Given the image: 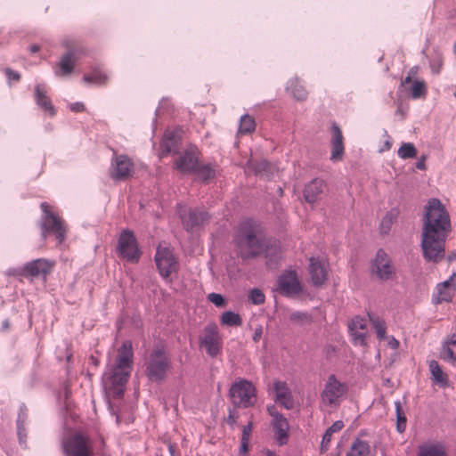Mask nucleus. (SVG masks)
Listing matches in <instances>:
<instances>
[{
  "label": "nucleus",
  "instance_id": "f257e3e1",
  "mask_svg": "<svg viewBox=\"0 0 456 456\" xmlns=\"http://www.w3.org/2000/svg\"><path fill=\"white\" fill-rule=\"evenodd\" d=\"M451 232L450 216L436 198L428 200L425 206L421 234L423 257L428 262L438 263L444 256L445 240Z\"/></svg>",
  "mask_w": 456,
  "mask_h": 456
},
{
  "label": "nucleus",
  "instance_id": "f03ea898",
  "mask_svg": "<svg viewBox=\"0 0 456 456\" xmlns=\"http://www.w3.org/2000/svg\"><path fill=\"white\" fill-rule=\"evenodd\" d=\"M235 240L242 260L263 256L267 259L266 265L272 267L281 257L279 246L265 236L261 224L254 219L240 224Z\"/></svg>",
  "mask_w": 456,
  "mask_h": 456
},
{
  "label": "nucleus",
  "instance_id": "7ed1b4c3",
  "mask_svg": "<svg viewBox=\"0 0 456 456\" xmlns=\"http://www.w3.org/2000/svg\"><path fill=\"white\" fill-rule=\"evenodd\" d=\"M40 208L43 215L38 225L41 230L42 241L45 242L50 234H53L57 244H61L66 239L67 232L64 221L50 209L47 202H42Z\"/></svg>",
  "mask_w": 456,
  "mask_h": 456
},
{
  "label": "nucleus",
  "instance_id": "20e7f679",
  "mask_svg": "<svg viewBox=\"0 0 456 456\" xmlns=\"http://www.w3.org/2000/svg\"><path fill=\"white\" fill-rule=\"evenodd\" d=\"M54 263L45 258H37L26 263L22 267H16L9 269V275L17 278H27L33 280L35 278L42 277L46 279L53 269Z\"/></svg>",
  "mask_w": 456,
  "mask_h": 456
},
{
  "label": "nucleus",
  "instance_id": "39448f33",
  "mask_svg": "<svg viewBox=\"0 0 456 456\" xmlns=\"http://www.w3.org/2000/svg\"><path fill=\"white\" fill-rule=\"evenodd\" d=\"M229 396L235 408H248L256 403V387L252 382L240 379L231 386Z\"/></svg>",
  "mask_w": 456,
  "mask_h": 456
},
{
  "label": "nucleus",
  "instance_id": "423d86ee",
  "mask_svg": "<svg viewBox=\"0 0 456 456\" xmlns=\"http://www.w3.org/2000/svg\"><path fill=\"white\" fill-rule=\"evenodd\" d=\"M118 256L129 263H138L142 251L139 248L136 237L133 231L129 229L123 230L119 234L116 248Z\"/></svg>",
  "mask_w": 456,
  "mask_h": 456
},
{
  "label": "nucleus",
  "instance_id": "0eeeda50",
  "mask_svg": "<svg viewBox=\"0 0 456 456\" xmlns=\"http://www.w3.org/2000/svg\"><path fill=\"white\" fill-rule=\"evenodd\" d=\"M154 260L160 276L167 282H171L172 273H177L179 263L169 248H157Z\"/></svg>",
  "mask_w": 456,
  "mask_h": 456
},
{
  "label": "nucleus",
  "instance_id": "6e6552de",
  "mask_svg": "<svg viewBox=\"0 0 456 456\" xmlns=\"http://www.w3.org/2000/svg\"><path fill=\"white\" fill-rule=\"evenodd\" d=\"M277 291L286 297L299 296L303 290V285L295 270H286L277 278Z\"/></svg>",
  "mask_w": 456,
  "mask_h": 456
},
{
  "label": "nucleus",
  "instance_id": "1a4fd4ad",
  "mask_svg": "<svg viewBox=\"0 0 456 456\" xmlns=\"http://www.w3.org/2000/svg\"><path fill=\"white\" fill-rule=\"evenodd\" d=\"M372 275H376L381 281L392 280L395 276V267L391 258L383 248L378 249L374 259L370 263Z\"/></svg>",
  "mask_w": 456,
  "mask_h": 456
},
{
  "label": "nucleus",
  "instance_id": "9d476101",
  "mask_svg": "<svg viewBox=\"0 0 456 456\" xmlns=\"http://www.w3.org/2000/svg\"><path fill=\"white\" fill-rule=\"evenodd\" d=\"M183 228L187 232H194L202 228L210 219L207 211L198 208H183L179 211Z\"/></svg>",
  "mask_w": 456,
  "mask_h": 456
},
{
  "label": "nucleus",
  "instance_id": "9b49d317",
  "mask_svg": "<svg viewBox=\"0 0 456 456\" xmlns=\"http://www.w3.org/2000/svg\"><path fill=\"white\" fill-rule=\"evenodd\" d=\"M65 456H92L89 439L81 433H76L62 444Z\"/></svg>",
  "mask_w": 456,
  "mask_h": 456
},
{
  "label": "nucleus",
  "instance_id": "f8f14e48",
  "mask_svg": "<svg viewBox=\"0 0 456 456\" xmlns=\"http://www.w3.org/2000/svg\"><path fill=\"white\" fill-rule=\"evenodd\" d=\"M199 341L200 347H204L210 357H216L221 351L220 337L215 323L205 326Z\"/></svg>",
  "mask_w": 456,
  "mask_h": 456
},
{
  "label": "nucleus",
  "instance_id": "ddd939ff",
  "mask_svg": "<svg viewBox=\"0 0 456 456\" xmlns=\"http://www.w3.org/2000/svg\"><path fill=\"white\" fill-rule=\"evenodd\" d=\"M110 177L115 181H125L133 175V163L126 155H115L112 159Z\"/></svg>",
  "mask_w": 456,
  "mask_h": 456
},
{
  "label": "nucleus",
  "instance_id": "4468645a",
  "mask_svg": "<svg viewBox=\"0 0 456 456\" xmlns=\"http://www.w3.org/2000/svg\"><path fill=\"white\" fill-rule=\"evenodd\" d=\"M347 390L346 384L338 381L334 374L329 376L325 387L321 394L323 401L328 402L330 405L336 404L338 398Z\"/></svg>",
  "mask_w": 456,
  "mask_h": 456
},
{
  "label": "nucleus",
  "instance_id": "2eb2a0df",
  "mask_svg": "<svg viewBox=\"0 0 456 456\" xmlns=\"http://www.w3.org/2000/svg\"><path fill=\"white\" fill-rule=\"evenodd\" d=\"M170 368V360H154L153 358H148L145 375L149 380L160 383L166 379L167 372Z\"/></svg>",
  "mask_w": 456,
  "mask_h": 456
},
{
  "label": "nucleus",
  "instance_id": "dca6fc26",
  "mask_svg": "<svg viewBox=\"0 0 456 456\" xmlns=\"http://www.w3.org/2000/svg\"><path fill=\"white\" fill-rule=\"evenodd\" d=\"M437 295H434L432 302L435 305H439L443 302H452L456 291V273L446 281L437 284Z\"/></svg>",
  "mask_w": 456,
  "mask_h": 456
},
{
  "label": "nucleus",
  "instance_id": "f3484780",
  "mask_svg": "<svg viewBox=\"0 0 456 456\" xmlns=\"http://www.w3.org/2000/svg\"><path fill=\"white\" fill-rule=\"evenodd\" d=\"M133 358L134 353L132 342L126 340L118 350V355L116 357V363L114 367L132 370Z\"/></svg>",
  "mask_w": 456,
  "mask_h": 456
},
{
  "label": "nucleus",
  "instance_id": "a211bd4d",
  "mask_svg": "<svg viewBox=\"0 0 456 456\" xmlns=\"http://www.w3.org/2000/svg\"><path fill=\"white\" fill-rule=\"evenodd\" d=\"M181 136L175 131H166L160 142L161 156L178 153Z\"/></svg>",
  "mask_w": 456,
  "mask_h": 456
},
{
  "label": "nucleus",
  "instance_id": "6ab92c4d",
  "mask_svg": "<svg viewBox=\"0 0 456 456\" xmlns=\"http://www.w3.org/2000/svg\"><path fill=\"white\" fill-rule=\"evenodd\" d=\"M308 271L311 277V281L314 286H321L327 280V271L324 264L322 263L318 258H310Z\"/></svg>",
  "mask_w": 456,
  "mask_h": 456
},
{
  "label": "nucleus",
  "instance_id": "aec40b11",
  "mask_svg": "<svg viewBox=\"0 0 456 456\" xmlns=\"http://www.w3.org/2000/svg\"><path fill=\"white\" fill-rule=\"evenodd\" d=\"M199 164L193 150H187L175 161L176 168L184 174H192Z\"/></svg>",
  "mask_w": 456,
  "mask_h": 456
},
{
  "label": "nucleus",
  "instance_id": "412c9836",
  "mask_svg": "<svg viewBox=\"0 0 456 456\" xmlns=\"http://www.w3.org/2000/svg\"><path fill=\"white\" fill-rule=\"evenodd\" d=\"M324 187L325 183L322 179L314 178L309 182L305 186L303 191L305 201L309 204H314L316 202L320 199V196L322 194Z\"/></svg>",
  "mask_w": 456,
  "mask_h": 456
},
{
  "label": "nucleus",
  "instance_id": "4be33fe9",
  "mask_svg": "<svg viewBox=\"0 0 456 456\" xmlns=\"http://www.w3.org/2000/svg\"><path fill=\"white\" fill-rule=\"evenodd\" d=\"M331 156L330 159H340L344 154L343 134L340 127L334 123L331 126Z\"/></svg>",
  "mask_w": 456,
  "mask_h": 456
},
{
  "label": "nucleus",
  "instance_id": "5701e85b",
  "mask_svg": "<svg viewBox=\"0 0 456 456\" xmlns=\"http://www.w3.org/2000/svg\"><path fill=\"white\" fill-rule=\"evenodd\" d=\"M274 438L277 444L281 446L288 443L289 437V425L288 419L284 417L281 419H272Z\"/></svg>",
  "mask_w": 456,
  "mask_h": 456
},
{
  "label": "nucleus",
  "instance_id": "b1692460",
  "mask_svg": "<svg viewBox=\"0 0 456 456\" xmlns=\"http://www.w3.org/2000/svg\"><path fill=\"white\" fill-rule=\"evenodd\" d=\"M35 101L36 103L45 112H48L50 116L56 114V110L52 104L50 98L46 95V91L42 85H37L35 86Z\"/></svg>",
  "mask_w": 456,
  "mask_h": 456
},
{
  "label": "nucleus",
  "instance_id": "393cba45",
  "mask_svg": "<svg viewBox=\"0 0 456 456\" xmlns=\"http://www.w3.org/2000/svg\"><path fill=\"white\" fill-rule=\"evenodd\" d=\"M76 53L73 49L68 50L61 58L58 66L59 70L56 71L57 76H68L72 73Z\"/></svg>",
  "mask_w": 456,
  "mask_h": 456
},
{
  "label": "nucleus",
  "instance_id": "a878e982",
  "mask_svg": "<svg viewBox=\"0 0 456 456\" xmlns=\"http://www.w3.org/2000/svg\"><path fill=\"white\" fill-rule=\"evenodd\" d=\"M440 358L444 361H456V331L443 343Z\"/></svg>",
  "mask_w": 456,
  "mask_h": 456
},
{
  "label": "nucleus",
  "instance_id": "bb28decb",
  "mask_svg": "<svg viewBox=\"0 0 456 456\" xmlns=\"http://www.w3.org/2000/svg\"><path fill=\"white\" fill-rule=\"evenodd\" d=\"M286 89L297 101L304 102L307 98L308 93L297 77L290 79Z\"/></svg>",
  "mask_w": 456,
  "mask_h": 456
},
{
  "label": "nucleus",
  "instance_id": "cd10ccee",
  "mask_svg": "<svg viewBox=\"0 0 456 456\" xmlns=\"http://www.w3.org/2000/svg\"><path fill=\"white\" fill-rule=\"evenodd\" d=\"M370 447L368 442L356 438L346 456H368Z\"/></svg>",
  "mask_w": 456,
  "mask_h": 456
},
{
  "label": "nucleus",
  "instance_id": "c85d7f7f",
  "mask_svg": "<svg viewBox=\"0 0 456 456\" xmlns=\"http://www.w3.org/2000/svg\"><path fill=\"white\" fill-rule=\"evenodd\" d=\"M192 174L196 175L202 182L208 183L210 180L215 178L216 170L210 164H198Z\"/></svg>",
  "mask_w": 456,
  "mask_h": 456
},
{
  "label": "nucleus",
  "instance_id": "c756f323",
  "mask_svg": "<svg viewBox=\"0 0 456 456\" xmlns=\"http://www.w3.org/2000/svg\"><path fill=\"white\" fill-rule=\"evenodd\" d=\"M131 370L126 369L113 368L112 373L110 377L111 386H126L128 381Z\"/></svg>",
  "mask_w": 456,
  "mask_h": 456
},
{
  "label": "nucleus",
  "instance_id": "7c9ffc66",
  "mask_svg": "<svg viewBox=\"0 0 456 456\" xmlns=\"http://www.w3.org/2000/svg\"><path fill=\"white\" fill-rule=\"evenodd\" d=\"M220 322L223 326L240 327L242 325V319L239 314L226 311L221 314Z\"/></svg>",
  "mask_w": 456,
  "mask_h": 456
},
{
  "label": "nucleus",
  "instance_id": "2f4dec72",
  "mask_svg": "<svg viewBox=\"0 0 456 456\" xmlns=\"http://www.w3.org/2000/svg\"><path fill=\"white\" fill-rule=\"evenodd\" d=\"M429 370L432 374L433 379L439 385L447 386V376L443 372L442 368L436 360L429 362Z\"/></svg>",
  "mask_w": 456,
  "mask_h": 456
},
{
  "label": "nucleus",
  "instance_id": "473e14b6",
  "mask_svg": "<svg viewBox=\"0 0 456 456\" xmlns=\"http://www.w3.org/2000/svg\"><path fill=\"white\" fill-rule=\"evenodd\" d=\"M108 79V76L99 69H94L90 74H86L83 77L84 82L94 83L100 86L106 85Z\"/></svg>",
  "mask_w": 456,
  "mask_h": 456
},
{
  "label": "nucleus",
  "instance_id": "72a5a7b5",
  "mask_svg": "<svg viewBox=\"0 0 456 456\" xmlns=\"http://www.w3.org/2000/svg\"><path fill=\"white\" fill-rule=\"evenodd\" d=\"M289 320L291 322L299 326L311 324L314 321L311 314L300 311H295L291 313L289 315Z\"/></svg>",
  "mask_w": 456,
  "mask_h": 456
},
{
  "label": "nucleus",
  "instance_id": "f704fd0d",
  "mask_svg": "<svg viewBox=\"0 0 456 456\" xmlns=\"http://www.w3.org/2000/svg\"><path fill=\"white\" fill-rule=\"evenodd\" d=\"M369 319L372 327L375 329L377 337L379 340L386 338L387 327L385 322L379 316L369 314Z\"/></svg>",
  "mask_w": 456,
  "mask_h": 456
},
{
  "label": "nucleus",
  "instance_id": "c9c22d12",
  "mask_svg": "<svg viewBox=\"0 0 456 456\" xmlns=\"http://www.w3.org/2000/svg\"><path fill=\"white\" fill-rule=\"evenodd\" d=\"M396 415V430L398 433H403L406 429L407 418L402 407L401 402L395 403Z\"/></svg>",
  "mask_w": 456,
  "mask_h": 456
},
{
  "label": "nucleus",
  "instance_id": "e433bc0d",
  "mask_svg": "<svg viewBox=\"0 0 456 456\" xmlns=\"http://www.w3.org/2000/svg\"><path fill=\"white\" fill-rule=\"evenodd\" d=\"M397 154L403 159H414L417 157L418 151L412 142H403Z\"/></svg>",
  "mask_w": 456,
  "mask_h": 456
},
{
  "label": "nucleus",
  "instance_id": "4c0bfd02",
  "mask_svg": "<svg viewBox=\"0 0 456 456\" xmlns=\"http://www.w3.org/2000/svg\"><path fill=\"white\" fill-rule=\"evenodd\" d=\"M419 456H446V453L443 446L424 445L419 447Z\"/></svg>",
  "mask_w": 456,
  "mask_h": 456
},
{
  "label": "nucleus",
  "instance_id": "58836bf2",
  "mask_svg": "<svg viewBox=\"0 0 456 456\" xmlns=\"http://www.w3.org/2000/svg\"><path fill=\"white\" fill-rule=\"evenodd\" d=\"M256 123L249 115H244L240 118L239 132L242 134H250L255 131Z\"/></svg>",
  "mask_w": 456,
  "mask_h": 456
},
{
  "label": "nucleus",
  "instance_id": "ea45409f",
  "mask_svg": "<svg viewBox=\"0 0 456 456\" xmlns=\"http://www.w3.org/2000/svg\"><path fill=\"white\" fill-rule=\"evenodd\" d=\"M410 94H411V98H413V99H419V98L425 97V95L427 94L426 83L423 80L414 81V83L412 84V86L410 89Z\"/></svg>",
  "mask_w": 456,
  "mask_h": 456
},
{
  "label": "nucleus",
  "instance_id": "a19ab883",
  "mask_svg": "<svg viewBox=\"0 0 456 456\" xmlns=\"http://www.w3.org/2000/svg\"><path fill=\"white\" fill-rule=\"evenodd\" d=\"M250 167L256 175L269 174L272 168L271 164L265 159L252 161Z\"/></svg>",
  "mask_w": 456,
  "mask_h": 456
},
{
  "label": "nucleus",
  "instance_id": "79ce46f5",
  "mask_svg": "<svg viewBox=\"0 0 456 456\" xmlns=\"http://www.w3.org/2000/svg\"><path fill=\"white\" fill-rule=\"evenodd\" d=\"M273 389L275 391V400L281 401V399H287L290 395V392L285 382L276 381L273 384Z\"/></svg>",
  "mask_w": 456,
  "mask_h": 456
},
{
  "label": "nucleus",
  "instance_id": "37998d69",
  "mask_svg": "<svg viewBox=\"0 0 456 456\" xmlns=\"http://www.w3.org/2000/svg\"><path fill=\"white\" fill-rule=\"evenodd\" d=\"M344 428V423L342 420L335 421L324 433L323 440L324 443H330L331 440V436L334 433L340 431Z\"/></svg>",
  "mask_w": 456,
  "mask_h": 456
},
{
  "label": "nucleus",
  "instance_id": "c03bdc74",
  "mask_svg": "<svg viewBox=\"0 0 456 456\" xmlns=\"http://www.w3.org/2000/svg\"><path fill=\"white\" fill-rule=\"evenodd\" d=\"M16 433L19 444L21 447L27 448L28 425H16Z\"/></svg>",
  "mask_w": 456,
  "mask_h": 456
},
{
  "label": "nucleus",
  "instance_id": "a18cd8bd",
  "mask_svg": "<svg viewBox=\"0 0 456 456\" xmlns=\"http://www.w3.org/2000/svg\"><path fill=\"white\" fill-rule=\"evenodd\" d=\"M444 64V57L440 53H435L430 59V68L433 73L439 74Z\"/></svg>",
  "mask_w": 456,
  "mask_h": 456
},
{
  "label": "nucleus",
  "instance_id": "49530a36",
  "mask_svg": "<svg viewBox=\"0 0 456 456\" xmlns=\"http://www.w3.org/2000/svg\"><path fill=\"white\" fill-rule=\"evenodd\" d=\"M248 298L253 305H259L265 303V297L259 289H252L249 291Z\"/></svg>",
  "mask_w": 456,
  "mask_h": 456
},
{
  "label": "nucleus",
  "instance_id": "de8ad7c7",
  "mask_svg": "<svg viewBox=\"0 0 456 456\" xmlns=\"http://www.w3.org/2000/svg\"><path fill=\"white\" fill-rule=\"evenodd\" d=\"M396 218V214L393 211L387 213V215L383 217L380 226L381 232L387 233L390 228L393 221Z\"/></svg>",
  "mask_w": 456,
  "mask_h": 456
},
{
  "label": "nucleus",
  "instance_id": "09e8293b",
  "mask_svg": "<svg viewBox=\"0 0 456 456\" xmlns=\"http://www.w3.org/2000/svg\"><path fill=\"white\" fill-rule=\"evenodd\" d=\"M28 409L25 403H21L19 408L16 425H28Z\"/></svg>",
  "mask_w": 456,
  "mask_h": 456
},
{
  "label": "nucleus",
  "instance_id": "8fccbe9b",
  "mask_svg": "<svg viewBox=\"0 0 456 456\" xmlns=\"http://www.w3.org/2000/svg\"><path fill=\"white\" fill-rule=\"evenodd\" d=\"M209 302L214 304L216 307H224L226 305V300L224 297L218 293H210L208 296Z\"/></svg>",
  "mask_w": 456,
  "mask_h": 456
},
{
  "label": "nucleus",
  "instance_id": "3c124183",
  "mask_svg": "<svg viewBox=\"0 0 456 456\" xmlns=\"http://www.w3.org/2000/svg\"><path fill=\"white\" fill-rule=\"evenodd\" d=\"M149 358H153L154 360H170L165 354L163 348H155L151 353Z\"/></svg>",
  "mask_w": 456,
  "mask_h": 456
},
{
  "label": "nucleus",
  "instance_id": "603ef678",
  "mask_svg": "<svg viewBox=\"0 0 456 456\" xmlns=\"http://www.w3.org/2000/svg\"><path fill=\"white\" fill-rule=\"evenodd\" d=\"M4 74L8 79V82L11 83V80H14L16 82H19L21 78V76L19 72L12 69L11 68H6L4 69Z\"/></svg>",
  "mask_w": 456,
  "mask_h": 456
},
{
  "label": "nucleus",
  "instance_id": "864d4df0",
  "mask_svg": "<svg viewBox=\"0 0 456 456\" xmlns=\"http://www.w3.org/2000/svg\"><path fill=\"white\" fill-rule=\"evenodd\" d=\"M366 327L365 321L360 317H355L352 320L349 325V330L353 331L354 329L364 330Z\"/></svg>",
  "mask_w": 456,
  "mask_h": 456
},
{
  "label": "nucleus",
  "instance_id": "5fc2aeb1",
  "mask_svg": "<svg viewBox=\"0 0 456 456\" xmlns=\"http://www.w3.org/2000/svg\"><path fill=\"white\" fill-rule=\"evenodd\" d=\"M252 428L253 424L251 421H249L247 425L243 427L241 434L242 440H249L252 432Z\"/></svg>",
  "mask_w": 456,
  "mask_h": 456
},
{
  "label": "nucleus",
  "instance_id": "6e6d98bb",
  "mask_svg": "<svg viewBox=\"0 0 456 456\" xmlns=\"http://www.w3.org/2000/svg\"><path fill=\"white\" fill-rule=\"evenodd\" d=\"M267 412L273 417V419H281L284 418L283 414L280 413L274 405H268Z\"/></svg>",
  "mask_w": 456,
  "mask_h": 456
},
{
  "label": "nucleus",
  "instance_id": "4d7b16f0",
  "mask_svg": "<svg viewBox=\"0 0 456 456\" xmlns=\"http://www.w3.org/2000/svg\"><path fill=\"white\" fill-rule=\"evenodd\" d=\"M352 335L354 337V341L355 344H359L361 346L365 345V338H366L365 333L355 331Z\"/></svg>",
  "mask_w": 456,
  "mask_h": 456
},
{
  "label": "nucleus",
  "instance_id": "13d9d810",
  "mask_svg": "<svg viewBox=\"0 0 456 456\" xmlns=\"http://www.w3.org/2000/svg\"><path fill=\"white\" fill-rule=\"evenodd\" d=\"M237 418H238V414L235 411V410L234 409L233 410L230 409L229 410V414H228L227 419H226V422L230 426L232 427L236 423Z\"/></svg>",
  "mask_w": 456,
  "mask_h": 456
},
{
  "label": "nucleus",
  "instance_id": "bf43d9fd",
  "mask_svg": "<svg viewBox=\"0 0 456 456\" xmlns=\"http://www.w3.org/2000/svg\"><path fill=\"white\" fill-rule=\"evenodd\" d=\"M125 386H111V391L115 398H121L124 395Z\"/></svg>",
  "mask_w": 456,
  "mask_h": 456
},
{
  "label": "nucleus",
  "instance_id": "052dcab7",
  "mask_svg": "<svg viewBox=\"0 0 456 456\" xmlns=\"http://www.w3.org/2000/svg\"><path fill=\"white\" fill-rule=\"evenodd\" d=\"M69 108L74 112H82L86 110V107L83 102L71 103Z\"/></svg>",
  "mask_w": 456,
  "mask_h": 456
},
{
  "label": "nucleus",
  "instance_id": "680f3d73",
  "mask_svg": "<svg viewBox=\"0 0 456 456\" xmlns=\"http://www.w3.org/2000/svg\"><path fill=\"white\" fill-rule=\"evenodd\" d=\"M263 335V327L262 326H258L255 329V331H254V334H253V337H252V339L254 342H258L259 339L261 338Z\"/></svg>",
  "mask_w": 456,
  "mask_h": 456
},
{
  "label": "nucleus",
  "instance_id": "e2e57ef3",
  "mask_svg": "<svg viewBox=\"0 0 456 456\" xmlns=\"http://www.w3.org/2000/svg\"><path fill=\"white\" fill-rule=\"evenodd\" d=\"M281 403L286 409L289 410L293 407V401L291 399V395H289L287 399H281V401H278Z\"/></svg>",
  "mask_w": 456,
  "mask_h": 456
},
{
  "label": "nucleus",
  "instance_id": "0e129e2a",
  "mask_svg": "<svg viewBox=\"0 0 456 456\" xmlns=\"http://www.w3.org/2000/svg\"><path fill=\"white\" fill-rule=\"evenodd\" d=\"M426 159H427L426 155L421 156V158L416 162V165H415L416 168H418L419 170H426V168H427L426 164H425Z\"/></svg>",
  "mask_w": 456,
  "mask_h": 456
},
{
  "label": "nucleus",
  "instance_id": "69168bd1",
  "mask_svg": "<svg viewBox=\"0 0 456 456\" xmlns=\"http://www.w3.org/2000/svg\"><path fill=\"white\" fill-rule=\"evenodd\" d=\"M248 442L249 440H240V453H246L248 451Z\"/></svg>",
  "mask_w": 456,
  "mask_h": 456
},
{
  "label": "nucleus",
  "instance_id": "338daca9",
  "mask_svg": "<svg viewBox=\"0 0 456 456\" xmlns=\"http://www.w3.org/2000/svg\"><path fill=\"white\" fill-rule=\"evenodd\" d=\"M388 345L393 349H397L399 346V341L396 340L395 338H392L391 340L388 342Z\"/></svg>",
  "mask_w": 456,
  "mask_h": 456
},
{
  "label": "nucleus",
  "instance_id": "774afa93",
  "mask_svg": "<svg viewBox=\"0 0 456 456\" xmlns=\"http://www.w3.org/2000/svg\"><path fill=\"white\" fill-rule=\"evenodd\" d=\"M391 146H392L391 142L389 140H387L384 143L383 148L380 150V151H388V150H390Z\"/></svg>",
  "mask_w": 456,
  "mask_h": 456
}]
</instances>
